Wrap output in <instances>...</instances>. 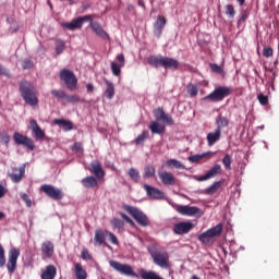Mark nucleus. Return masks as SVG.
<instances>
[{
    "label": "nucleus",
    "mask_w": 279,
    "mask_h": 279,
    "mask_svg": "<svg viewBox=\"0 0 279 279\" xmlns=\"http://www.w3.org/2000/svg\"><path fill=\"white\" fill-rule=\"evenodd\" d=\"M21 97L28 106H38V97H36V88L34 84L25 81L20 84Z\"/></svg>",
    "instance_id": "nucleus-1"
},
{
    "label": "nucleus",
    "mask_w": 279,
    "mask_h": 279,
    "mask_svg": "<svg viewBox=\"0 0 279 279\" xmlns=\"http://www.w3.org/2000/svg\"><path fill=\"white\" fill-rule=\"evenodd\" d=\"M147 60L148 63H150L151 66H156V69H158V66H163V69H173L177 71L180 66V62L178 60L169 57L151 56Z\"/></svg>",
    "instance_id": "nucleus-2"
},
{
    "label": "nucleus",
    "mask_w": 279,
    "mask_h": 279,
    "mask_svg": "<svg viewBox=\"0 0 279 279\" xmlns=\"http://www.w3.org/2000/svg\"><path fill=\"white\" fill-rule=\"evenodd\" d=\"M148 252L158 267L161 269H169V253L167 251H159L156 247L148 248Z\"/></svg>",
    "instance_id": "nucleus-3"
},
{
    "label": "nucleus",
    "mask_w": 279,
    "mask_h": 279,
    "mask_svg": "<svg viewBox=\"0 0 279 279\" xmlns=\"http://www.w3.org/2000/svg\"><path fill=\"white\" fill-rule=\"evenodd\" d=\"M232 95V88L227 87V86H219L215 90H213L210 94L205 96L203 98V101H223L226 97H230Z\"/></svg>",
    "instance_id": "nucleus-4"
},
{
    "label": "nucleus",
    "mask_w": 279,
    "mask_h": 279,
    "mask_svg": "<svg viewBox=\"0 0 279 279\" xmlns=\"http://www.w3.org/2000/svg\"><path fill=\"white\" fill-rule=\"evenodd\" d=\"M221 232H223V225L218 223L217 226L201 233L198 235V241H201V243H204L205 245H207V243H210V241H213V239H217V236H221Z\"/></svg>",
    "instance_id": "nucleus-5"
},
{
    "label": "nucleus",
    "mask_w": 279,
    "mask_h": 279,
    "mask_svg": "<svg viewBox=\"0 0 279 279\" xmlns=\"http://www.w3.org/2000/svg\"><path fill=\"white\" fill-rule=\"evenodd\" d=\"M59 77L61 82H64L69 90H75V88H77V76H75V73H73V71L69 69H63L60 71Z\"/></svg>",
    "instance_id": "nucleus-6"
},
{
    "label": "nucleus",
    "mask_w": 279,
    "mask_h": 279,
    "mask_svg": "<svg viewBox=\"0 0 279 279\" xmlns=\"http://www.w3.org/2000/svg\"><path fill=\"white\" fill-rule=\"evenodd\" d=\"M216 123H217V129L215 130V132L209 133L207 135V141H219V138H221V130L230 125V120L227 117L219 114L216 118Z\"/></svg>",
    "instance_id": "nucleus-7"
},
{
    "label": "nucleus",
    "mask_w": 279,
    "mask_h": 279,
    "mask_svg": "<svg viewBox=\"0 0 279 279\" xmlns=\"http://www.w3.org/2000/svg\"><path fill=\"white\" fill-rule=\"evenodd\" d=\"M41 193H45L50 199H54V202H60L64 197V192L62 190L51 185V184H44L40 186Z\"/></svg>",
    "instance_id": "nucleus-8"
},
{
    "label": "nucleus",
    "mask_w": 279,
    "mask_h": 279,
    "mask_svg": "<svg viewBox=\"0 0 279 279\" xmlns=\"http://www.w3.org/2000/svg\"><path fill=\"white\" fill-rule=\"evenodd\" d=\"M175 210L184 217H202L204 215V211L199 207L189 205H178Z\"/></svg>",
    "instance_id": "nucleus-9"
},
{
    "label": "nucleus",
    "mask_w": 279,
    "mask_h": 279,
    "mask_svg": "<svg viewBox=\"0 0 279 279\" xmlns=\"http://www.w3.org/2000/svg\"><path fill=\"white\" fill-rule=\"evenodd\" d=\"M88 21H90V15H84L72 20V22L62 23L61 27L69 29L70 32H75V29H82V25L88 23Z\"/></svg>",
    "instance_id": "nucleus-10"
},
{
    "label": "nucleus",
    "mask_w": 279,
    "mask_h": 279,
    "mask_svg": "<svg viewBox=\"0 0 279 279\" xmlns=\"http://www.w3.org/2000/svg\"><path fill=\"white\" fill-rule=\"evenodd\" d=\"M19 256H21V251L16 247H13L9 251V259L7 263V269L9 274H14L16 271V263L19 260Z\"/></svg>",
    "instance_id": "nucleus-11"
},
{
    "label": "nucleus",
    "mask_w": 279,
    "mask_h": 279,
    "mask_svg": "<svg viewBox=\"0 0 279 279\" xmlns=\"http://www.w3.org/2000/svg\"><path fill=\"white\" fill-rule=\"evenodd\" d=\"M109 265L112 269H114L119 274H123V276H136L134 270H132V266L128 264H121L117 260H110Z\"/></svg>",
    "instance_id": "nucleus-12"
},
{
    "label": "nucleus",
    "mask_w": 279,
    "mask_h": 279,
    "mask_svg": "<svg viewBox=\"0 0 279 279\" xmlns=\"http://www.w3.org/2000/svg\"><path fill=\"white\" fill-rule=\"evenodd\" d=\"M143 189L144 191H146V195L150 199H157V201L165 199V192H162L161 190L147 184H144Z\"/></svg>",
    "instance_id": "nucleus-13"
},
{
    "label": "nucleus",
    "mask_w": 279,
    "mask_h": 279,
    "mask_svg": "<svg viewBox=\"0 0 279 279\" xmlns=\"http://www.w3.org/2000/svg\"><path fill=\"white\" fill-rule=\"evenodd\" d=\"M221 173V165L216 163L211 169H209L204 175L198 177V182H206V180H213Z\"/></svg>",
    "instance_id": "nucleus-14"
},
{
    "label": "nucleus",
    "mask_w": 279,
    "mask_h": 279,
    "mask_svg": "<svg viewBox=\"0 0 279 279\" xmlns=\"http://www.w3.org/2000/svg\"><path fill=\"white\" fill-rule=\"evenodd\" d=\"M195 225L193 222H178L174 225V234H189L190 230H193Z\"/></svg>",
    "instance_id": "nucleus-15"
},
{
    "label": "nucleus",
    "mask_w": 279,
    "mask_h": 279,
    "mask_svg": "<svg viewBox=\"0 0 279 279\" xmlns=\"http://www.w3.org/2000/svg\"><path fill=\"white\" fill-rule=\"evenodd\" d=\"M158 177L160 182H162L165 186H174L175 177L173 175V173L168 171H159Z\"/></svg>",
    "instance_id": "nucleus-16"
},
{
    "label": "nucleus",
    "mask_w": 279,
    "mask_h": 279,
    "mask_svg": "<svg viewBox=\"0 0 279 279\" xmlns=\"http://www.w3.org/2000/svg\"><path fill=\"white\" fill-rule=\"evenodd\" d=\"M53 250H54L53 242L45 241L41 244V256H43V259L46 260L47 258H51V256H53Z\"/></svg>",
    "instance_id": "nucleus-17"
},
{
    "label": "nucleus",
    "mask_w": 279,
    "mask_h": 279,
    "mask_svg": "<svg viewBox=\"0 0 279 279\" xmlns=\"http://www.w3.org/2000/svg\"><path fill=\"white\" fill-rule=\"evenodd\" d=\"M165 25H167V19H165L163 16L157 17L154 24V34L157 38H160V36H162V29H165Z\"/></svg>",
    "instance_id": "nucleus-18"
},
{
    "label": "nucleus",
    "mask_w": 279,
    "mask_h": 279,
    "mask_svg": "<svg viewBox=\"0 0 279 279\" xmlns=\"http://www.w3.org/2000/svg\"><path fill=\"white\" fill-rule=\"evenodd\" d=\"M89 22H90L89 27L93 29V32H95L96 36H99V38H104V39L108 38V33L104 31V27H101V24L97 22H93L92 15H90Z\"/></svg>",
    "instance_id": "nucleus-19"
},
{
    "label": "nucleus",
    "mask_w": 279,
    "mask_h": 279,
    "mask_svg": "<svg viewBox=\"0 0 279 279\" xmlns=\"http://www.w3.org/2000/svg\"><path fill=\"white\" fill-rule=\"evenodd\" d=\"M29 129L32 130L33 136H35V138L39 140V141L45 138V131H43V129H40V126L38 125V122H36V120H31Z\"/></svg>",
    "instance_id": "nucleus-20"
},
{
    "label": "nucleus",
    "mask_w": 279,
    "mask_h": 279,
    "mask_svg": "<svg viewBox=\"0 0 279 279\" xmlns=\"http://www.w3.org/2000/svg\"><path fill=\"white\" fill-rule=\"evenodd\" d=\"M53 124L58 125V128H60L64 132H71V130H73L74 128L71 120H66V119H54Z\"/></svg>",
    "instance_id": "nucleus-21"
},
{
    "label": "nucleus",
    "mask_w": 279,
    "mask_h": 279,
    "mask_svg": "<svg viewBox=\"0 0 279 279\" xmlns=\"http://www.w3.org/2000/svg\"><path fill=\"white\" fill-rule=\"evenodd\" d=\"M90 173H94V175L97 178V180H101L104 178V169L101 168V163L98 161H92L90 167L88 168Z\"/></svg>",
    "instance_id": "nucleus-22"
},
{
    "label": "nucleus",
    "mask_w": 279,
    "mask_h": 279,
    "mask_svg": "<svg viewBox=\"0 0 279 279\" xmlns=\"http://www.w3.org/2000/svg\"><path fill=\"white\" fill-rule=\"evenodd\" d=\"M122 208L125 210V213L131 215V217H133L137 223H141V210H138V208L130 205H123Z\"/></svg>",
    "instance_id": "nucleus-23"
},
{
    "label": "nucleus",
    "mask_w": 279,
    "mask_h": 279,
    "mask_svg": "<svg viewBox=\"0 0 279 279\" xmlns=\"http://www.w3.org/2000/svg\"><path fill=\"white\" fill-rule=\"evenodd\" d=\"M221 186H223V181H216L209 187L203 191L204 195H215L221 191Z\"/></svg>",
    "instance_id": "nucleus-24"
},
{
    "label": "nucleus",
    "mask_w": 279,
    "mask_h": 279,
    "mask_svg": "<svg viewBox=\"0 0 279 279\" xmlns=\"http://www.w3.org/2000/svg\"><path fill=\"white\" fill-rule=\"evenodd\" d=\"M99 179L90 175L85 177L82 179L81 184L84 186V189H95L99 184Z\"/></svg>",
    "instance_id": "nucleus-25"
},
{
    "label": "nucleus",
    "mask_w": 279,
    "mask_h": 279,
    "mask_svg": "<svg viewBox=\"0 0 279 279\" xmlns=\"http://www.w3.org/2000/svg\"><path fill=\"white\" fill-rule=\"evenodd\" d=\"M217 151H207L203 153L201 155H193L189 157L190 162H199V160H203V158H213V156H216Z\"/></svg>",
    "instance_id": "nucleus-26"
},
{
    "label": "nucleus",
    "mask_w": 279,
    "mask_h": 279,
    "mask_svg": "<svg viewBox=\"0 0 279 279\" xmlns=\"http://www.w3.org/2000/svg\"><path fill=\"white\" fill-rule=\"evenodd\" d=\"M56 266L53 265H48L46 267V270L41 274V279H53L56 278Z\"/></svg>",
    "instance_id": "nucleus-27"
},
{
    "label": "nucleus",
    "mask_w": 279,
    "mask_h": 279,
    "mask_svg": "<svg viewBox=\"0 0 279 279\" xmlns=\"http://www.w3.org/2000/svg\"><path fill=\"white\" fill-rule=\"evenodd\" d=\"M106 239H108V231H101V230L95 231L94 241H96L98 245H104Z\"/></svg>",
    "instance_id": "nucleus-28"
},
{
    "label": "nucleus",
    "mask_w": 279,
    "mask_h": 279,
    "mask_svg": "<svg viewBox=\"0 0 279 279\" xmlns=\"http://www.w3.org/2000/svg\"><path fill=\"white\" fill-rule=\"evenodd\" d=\"M65 49H66V41L65 40L57 39L54 41L56 56H61V53H63Z\"/></svg>",
    "instance_id": "nucleus-29"
},
{
    "label": "nucleus",
    "mask_w": 279,
    "mask_h": 279,
    "mask_svg": "<svg viewBox=\"0 0 279 279\" xmlns=\"http://www.w3.org/2000/svg\"><path fill=\"white\" fill-rule=\"evenodd\" d=\"M105 84L107 86L105 90V97H107L108 99H112V97H114V84H112V82L108 80H105Z\"/></svg>",
    "instance_id": "nucleus-30"
},
{
    "label": "nucleus",
    "mask_w": 279,
    "mask_h": 279,
    "mask_svg": "<svg viewBox=\"0 0 279 279\" xmlns=\"http://www.w3.org/2000/svg\"><path fill=\"white\" fill-rule=\"evenodd\" d=\"M149 129L153 134H165V125L158 122H151Z\"/></svg>",
    "instance_id": "nucleus-31"
},
{
    "label": "nucleus",
    "mask_w": 279,
    "mask_h": 279,
    "mask_svg": "<svg viewBox=\"0 0 279 279\" xmlns=\"http://www.w3.org/2000/svg\"><path fill=\"white\" fill-rule=\"evenodd\" d=\"M20 173H11L10 178L13 182H21V180L23 179V175H25V165H23L22 167L19 168Z\"/></svg>",
    "instance_id": "nucleus-32"
},
{
    "label": "nucleus",
    "mask_w": 279,
    "mask_h": 279,
    "mask_svg": "<svg viewBox=\"0 0 279 279\" xmlns=\"http://www.w3.org/2000/svg\"><path fill=\"white\" fill-rule=\"evenodd\" d=\"M51 95L58 99V101H66V94L62 89H52Z\"/></svg>",
    "instance_id": "nucleus-33"
},
{
    "label": "nucleus",
    "mask_w": 279,
    "mask_h": 279,
    "mask_svg": "<svg viewBox=\"0 0 279 279\" xmlns=\"http://www.w3.org/2000/svg\"><path fill=\"white\" fill-rule=\"evenodd\" d=\"M86 270L82 267V264H76L75 265V277L77 279H86L87 278Z\"/></svg>",
    "instance_id": "nucleus-34"
},
{
    "label": "nucleus",
    "mask_w": 279,
    "mask_h": 279,
    "mask_svg": "<svg viewBox=\"0 0 279 279\" xmlns=\"http://www.w3.org/2000/svg\"><path fill=\"white\" fill-rule=\"evenodd\" d=\"M167 167L173 168V169H184V165L180 162L178 159H169L166 162Z\"/></svg>",
    "instance_id": "nucleus-35"
},
{
    "label": "nucleus",
    "mask_w": 279,
    "mask_h": 279,
    "mask_svg": "<svg viewBox=\"0 0 279 279\" xmlns=\"http://www.w3.org/2000/svg\"><path fill=\"white\" fill-rule=\"evenodd\" d=\"M17 145H22L25 149H29V151H34V141H15Z\"/></svg>",
    "instance_id": "nucleus-36"
},
{
    "label": "nucleus",
    "mask_w": 279,
    "mask_h": 279,
    "mask_svg": "<svg viewBox=\"0 0 279 279\" xmlns=\"http://www.w3.org/2000/svg\"><path fill=\"white\" fill-rule=\"evenodd\" d=\"M156 175V168L154 166H147L144 169V178H154Z\"/></svg>",
    "instance_id": "nucleus-37"
},
{
    "label": "nucleus",
    "mask_w": 279,
    "mask_h": 279,
    "mask_svg": "<svg viewBox=\"0 0 279 279\" xmlns=\"http://www.w3.org/2000/svg\"><path fill=\"white\" fill-rule=\"evenodd\" d=\"M112 228H116V230H122L123 226H125V222L119 218H113L111 220Z\"/></svg>",
    "instance_id": "nucleus-38"
},
{
    "label": "nucleus",
    "mask_w": 279,
    "mask_h": 279,
    "mask_svg": "<svg viewBox=\"0 0 279 279\" xmlns=\"http://www.w3.org/2000/svg\"><path fill=\"white\" fill-rule=\"evenodd\" d=\"M166 114L167 113L165 112L163 108H157L154 110V116L157 119V121H162Z\"/></svg>",
    "instance_id": "nucleus-39"
},
{
    "label": "nucleus",
    "mask_w": 279,
    "mask_h": 279,
    "mask_svg": "<svg viewBox=\"0 0 279 279\" xmlns=\"http://www.w3.org/2000/svg\"><path fill=\"white\" fill-rule=\"evenodd\" d=\"M222 165L227 171H230V169H232V157H230V155H226L222 159Z\"/></svg>",
    "instance_id": "nucleus-40"
},
{
    "label": "nucleus",
    "mask_w": 279,
    "mask_h": 279,
    "mask_svg": "<svg viewBox=\"0 0 279 279\" xmlns=\"http://www.w3.org/2000/svg\"><path fill=\"white\" fill-rule=\"evenodd\" d=\"M121 64L111 62V72L113 73V75H116V77H119L121 75Z\"/></svg>",
    "instance_id": "nucleus-41"
},
{
    "label": "nucleus",
    "mask_w": 279,
    "mask_h": 279,
    "mask_svg": "<svg viewBox=\"0 0 279 279\" xmlns=\"http://www.w3.org/2000/svg\"><path fill=\"white\" fill-rule=\"evenodd\" d=\"M187 93L191 97H197V93H199V89H197V85L189 84Z\"/></svg>",
    "instance_id": "nucleus-42"
},
{
    "label": "nucleus",
    "mask_w": 279,
    "mask_h": 279,
    "mask_svg": "<svg viewBox=\"0 0 279 279\" xmlns=\"http://www.w3.org/2000/svg\"><path fill=\"white\" fill-rule=\"evenodd\" d=\"M227 16H230V19H234V15L236 14V11L234 10V7L232 4H227L225 7Z\"/></svg>",
    "instance_id": "nucleus-43"
},
{
    "label": "nucleus",
    "mask_w": 279,
    "mask_h": 279,
    "mask_svg": "<svg viewBox=\"0 0 279 279\" xmlns=\"http://www.w3.org/2000/svg\"><path fill=\"white\" fill-rule=\"evenodd\" d=\"M65 101H68V104H80V96L66 94Z\"/></svg>",
    "instance_id": "nucleus-44"
},
{
    "label": "nucleus",
    "mask_w": 279,
    "mask_h": 279,
    "mask_svg": "<svg viewBox=\"0 0 279 279\" xmlns=\"http://www.w3.org/2000/svg\"><path fill=\"white\" fill-rule=\"evenodd\" d=\"M257 99L260 106H267V104H269V97L264 95L263 93L257 95Z\"/></svg>",
    "instance_id": "nucleus-45"
},
{
    "label": "nucleus",
    "mask_w": 279,
    "mask_h": 279,
    "mask_svg": "<svg viewBox=\"0 0 279 279\" xmlns=\"http://www.w3.org/2000/svg\"><path fill=\"white\" fill-rule=\"evenodd\" d=\"M209 66L213 73H218V75H223V69L219 64L211 63L209 64Z\"/></svg>",
    "instance_id": "nucleus-46"
},
{
    "label": "nucleus",
    "mask_w": 279,
    "mask_h": 279,
    "mask_svg": "<svg viewBox=\"0 0 279 279\" xmlns=\"http://www.w3.org/2000/svg\"><path fill=\"white\" fill-rule=\"evenodd\" d=\"M0 267H5V250L0 244Z\"/></svg>",
    "instance_id": "nucleus-47"
},
{
    "label": "nucleus",
    "mask_w": 279,
    "mask_h": 279,
    "mask_svg": "<svg viewBox=\"0 0 279 279\" xmlns=\"http://www.w3.org/2000/svg\"><path fill=\"white\" fill-rule=\"evenodd\" d=\"M129 175H130V178H132L134 180V182H138V178H140L138 170L131 168L129 170Z\"/></svg>",
    "instance_id": "nucleus-48"
},
{
    "label": "nucleus",
    "mask_w": 279,
    "mask_h": 279,
    "mask_svg": "<svg viewBox=\"0 0 279 279\" xmlns=\"http://www.w3.org/2000/svg\"><path fill=\"white\" fill-rule=\"evenodd\" d=\"M72 151H75L76 154H84V148L82 147V143L76 142L72 146Z\"/></svg>",
    "instance_id": "nucleus-49"
},
{
    "label": "nucleus",
    "mask_w": 279,
    "mask_h": 279,
    "mask_svg": "<svg viewBox=\"0 0 279 279\" xmlns=\"http://www.w3.org/2000/svg\"><path fill=\"white\" fill-rule=\"evenodd\" d=\"M149 218L147 217V215L141 213V226L144 228H147V226H149Z\"/></svg>",
    "instance_id": "nucleus-50"
},
{
    "label": "nucleus",
    "mask_w": 279,
    "mask_h": 279,
    "mask_svg": "<svg viewBox=\"0 0 279 279\" xmlns=\"http://www.w3.org/2000/svg\"><path fill=\"white\" fill-rule=\"evenodd\" d=\"M21 198L23 202H25L27 208H32V198L25 193H21Z\"/></svg>",
    "instance_id": "nucleus-51"
},
{
    "label": "nucleus",
    "mask_w": 279,
    "mask_h": 279,
    "mask_svg": "<svg viewBox=\"0 0 279 279\" xmlns=\"http://www.w3.org/2000/svg\"><path fill=\"white\" fill-rule=\"evenodd\" d=\"M162 123H166V125H174V121L173 118H171V116L169 114H165L163 119H161Z\"/></svg>",
    "instance_id": "nucleus-52"
},
{
    "label": "nucleus",
    "mask_w": 279,
    "mask_h": 279,
    "mask_svg": "<svg viewBox=\"0 0 279 279\" xmlns=\"http://www.w3.org/2000/svg\"><path fill=\"white\" fill-rule=\"evenodd\" d=\"M263 56L264 58H271L274 56V49L271 47H265L263 49Z\"/></svg>",
    "instance_id": "nucleus-53"
},
{
    "label": "nucleus",
    "mask_w": 279,
    "mask_h": 279,
    "mask_svg": "<svg viewBox=\"0 0 279 279\" xmlns=\"http://www.w3.org/2000/svg\"><path fill=\"white\" fill-rule=\"evenodd\" d=\"M32 66H34V61L33 60H29V59H25L23 62H22V69H32Z\"/></svg>",
    "instance_id": "nucleus-54"
},
{
    "label": "nucleus",
    "mask_w": 279,
    "mask_h": 279,
    "mask_svg": "<svg viewBox=\"0 0 279 279\" xmlns=\"http://www.w3.org/2000/svg\"><path fill=\"white\" fill-rule=\"evenodd\" d=\"M107 236H109V241H111L113 245H119V240L117 239V235H114V233L107 231Z\"/></svg>",
    "instance_id": "nucleus-55"
},
{
    "label": "nucleus",
    "mask_w": 279,
    "mask_h": 279,
    "mask_svg": "<svg viewBox=\"0 0 279 279\" xmlns=\"http://www.w3.org/2000/svg\"><path fill=\"white\" fill-rule=\"evenodd\" d=\"M119 215H120V217H122V219H124V221H125L126 223H129L130 226H134V221H132V218H131V217H129V216L125 215L124 213H120Z\"/></svg>",
    "instance_id": "nucleus-56"
},
{
    "label": "nucleus",
    "mask_w": 279,
    "mask_h": 279,
    "mask_svg": "<svg viewBox=\"0 0 279 279\" xmlns=\"http://www.w3.org/2000/svg\"><path fill=\"white\" fill-rule=\"evenodd\" d=\"M13 141H29V138L23 136L21 133H14Z\"/></svg>",
    "instance_id": "nucleus-57"
},
{
    "label": "nucleus",
    "mask_w": 279,
    "mask_h": 279,
    "mask_svg": "<svg viewBox=\"0 0 279 279\" xmlns=\"http://www.w3.org/2000/svg\"><path fill=\"white\" fill-rule=\"evenodd\" d=\"M81 258H83V260H90V253H88V251H82Z\"/></svg>",
    "instance_id": "nucleus-58"
},
{
    "label": "nucleus",
    "mask_w": 279,
    "mask_h": 279,
    "mask_svg": "<svg viewBox=\"0 0 279 279\" xmlns=\"http://www.w3.org/2000/svg\"><path fill=\"white\" fill-rule=\"evenodd\" d=\"M265 71H268L269 73H272L270 77V82H274L276 80V72H274V69L267 68L266 65L264 66Z\"/></svg>",
    "instance_id": "nucleus-59"
},
{
    "label": "nucleus",
    "mask_w": 279,
    "mask_h": 279,
    "mask_svg": "<svg viewBox=\"0 0 279 279\" xmlns=\"http://www.w3.org/2000/svg\"><path fill=\"white\" fill-rule=\"evenodd\" d=\"M0 75H4L5 77H10V72L7 71L3 65H0Z\"/></svg>",
    "instance_id": "nucleus-60"
},
{
    "label": "nucleus",
    "mask_w": 279,
    "mask_h": 279,
    "mask_svg": "<svg viewBox=\"0 0 279 279\" xmlns=\"http://www.w3.org/2000/svg\"><path fill=\"white\" fill-rule=\"evenodd\" d=\"M0 140L1 141H10V135H8V132H5V131L1 132Z\"/></svg>",
    "instance_id": "nucleus-61"
},
{
    "label": "nucleus",
    "mask_w": 279,
    "mask_h": 279,
    "mask_svg": "<svg viewBox=\"0 0 279 279\" xmlns=\"http://www.w3.org/2000/svg\"><path fill=\"white\" fill-rule=\"evenodd\" d=\"M117 60L120 62V65L123 66L125 64V57L123 54H118Z\"/></svg>",
    "instance_id": "nucleus-62"
},
{
    "label": "nucleus",
    "mask_w": 279,
    "mask_h": 279,
    "mask_svg": "<svg viewBox=\"0 0 279 279\" xmlns=\"http://www.w3.org/2000/svg\"><path fill=\"white\" fill-rule=\"evenodd\" d=\"M247 13H243L242 16L239 19L238 24L241 25V23H245L247 21Z\"/></svg>",
    "instance_id": "nucleus-63"
},
{
    "label": "nucleus",
    "mask_w": 279,
    "mask_h": 279,
    "mask_svg": "<svg viewBox=\"0 0 279 279\" xmlns=\"http://www.w3.org/2000/svg\"><path fill=\"white\" fill-rule=\"evenodd\" d=\"M5 195V187L0 184V199Z\"/></svg>",
    "instance_id": "nucleus-64"
}]
</instances>
